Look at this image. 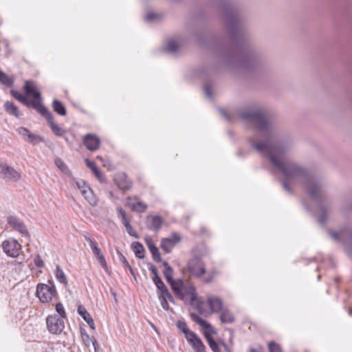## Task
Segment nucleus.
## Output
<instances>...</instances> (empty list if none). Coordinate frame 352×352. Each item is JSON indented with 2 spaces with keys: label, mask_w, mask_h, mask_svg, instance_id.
Listing matches in <instances>:
<instances>
[{
  "label": "nucleus",
  "mask_w": 352,
  "mask_h": 352,
  "mask_svg": "<svg viewBox=\"0 0 352 352\" xmlns=\"http://www.w3.org/2000/svg\"><path fill=\"white\" fill-rule=\"evenodd\" d=\"M219 111L230 122H234L239 116L251 125L253 135L248 138L250 144L258 153L267 157L270 164L282 174L283 178L280 183L285 191L291 192L292 184L302 182L313 198L327 195V185L322 179L314 175L307 167L287 157L289 143L280 138L263 109L250 105L240 110L227 111L220 109Z\"/></svg>",
  "instance_id": "nucleus-1"
},
{
  "label": "nucleus",
  "mask_w": 352,
  "mask_h": 352,
  "mask_svg": "<svg viewBox=\"0 0 352 352\" xmlns=\"http://www.w3.org/2000/svg\"><path fill=\"white\" fill-rule=\"evenodd\" d=\"M218 1L232 46L220 43L203 30L193 32V37L199 45L214 49L218 59L226 65L236 66L247 71L256 69L261 57L250 44L238 6L231 0Z\"/></svg>",
  "instance_id": "nucleus-2"
},
{
  "label": "nucleus",
  "mask_w": 352,
  "mask_h": 352,
  "mask_svg": "<svg viewBox=\"0 0 352 352\" xmlns=\"http://www.w3.org/2000/svg\"><path fill=\"white\" fill-rule=\"evenodd\" d=\"M326 199H303L302 205L314 216L317 217L318 222L324 226L327 220L328 206Z\"/></svg>",
  "instance_id": "nucleus-3"
},
{
  "label": "nucleus",
  "mask_w": 352,
  "mask_h": 352,
  "mask_svg": "<svg viewBox=\"0 0 352 352\" xmlns=\"http://www.w3.org/2000/svg\"><path fill=\"white\" fill-rule=\"evenodd\" d=\"M330 237L336 242L342 244L344 251L350 256H352V228L345 226L340 231H327Z\"/></svg>",
  "instance_id": "nucleus-4"
},
{
  "label": "nucleus",
  "mask_w": 352,
  "mask_h": 352,
  "mask_svg": "<svg viewBox=\"0 0 352 352\" xmlns=\"http://www.w3.org/2000/svg\"><path fill=\"white\" fill-rule=\"evenodd\" d=\"M50 285L38 283L36 286V294L40 301L47 303L52 300V298L57 296V292L54 284L49 281Z\"/></svg>",
  "instance_id": "nucleus-5"
},
{
  "label": "nucleus",
  "mask_w": 352,
  "mask_h": 352,
  "mask_svg": "<svg viewBox=\"0 0 352 352\" xmlns=\"http://www.w3.org/2000/svg\"><path fill=\"white\" fill-rule=\"evenodd\" d=\"M46 324L48 331L52 334H59L65 328V323L63 318H60L55 314L50 315L47 317Z\"/></svg>",
  "instance_id": "nucleus-6"
},
{
  "label": "nucleus",
  "mask_w": 352,
  "mask_h": 352,
  "mask_svg": "<svg viewBox=\"0 0 352 352\" xmlns=\"http://www.w3.org/2000/svg\"><path fill=\"white\" fill-rule=\"evenodd\" d=\"M188 270L193 276L201 277L206 273V267L203 261L199 257H194L188 262Z\"/></svg>",
  "instance_id": "nucleus-7"
},
{
  "label": "nucleus",
  "mask_w": 352,
  "mask_h": 352,
  "mask_svg": "<svg viewBox=\"0 0 352 352\" xmlns=\"http://www.w3.org/2000/svg\"><path fill=\"white\" fill-rule=\"evenodd\" d=\"M2 249L8 256L16 258L21 253V245L16 240L9 239L3 242Z\"/></svg>",
  "instance_id": "nucleus-8"
},
{
  "label": "nucleus",
  "mask_w": 352,
  "mask_h": 352,
  "mask_svg": "<svg viewBox=\"0 0 352 352\" xmlns=\"http://www.w3.org/2000/svg\"><path fill=\"white\" fill-rule=\"evenodd\" d=\"M0 177L8 181L17 182L21 174L12 166L0 162Z\"/></svg>",
  "instance_id": "nucleus-9"
},
{
  "label": "nucleus",
  "mask_w": 352,
  "mask_h": 352,
  "mask_svg": "<svg viewBox=\"0 0 352 352\" xmlns=\"http://www.w3.org/2000/svg\"><path fill=\"white\" fill-rule=\"evenodd\" d=\"M8 223L15 230L18 231L23 236L29 237V232L25 223L14 216L8 217Z\"/></svg>",
  "instance_id": "nucleus-10"
},
{
  "label": "nucleus",
  "mask_w": 352,
  "mask_h": 352,
  "mask_svg": "<svg viewBox=\"0 0 352 352\" xmlns=\"http://www.w3.org/2000/svg\"><path fill=\"white\" fill-rule=\"evenodd\" d=\"M184 43V39L180 36L170 38L165 44L164 49L168 54L177 53Z\"/></svg>",
  "instance_id": "nucleus-11"
},
{
  "label": "nucleus",
  "mask_w": 352,
  "mask_h": 352,
  "mask_svg": "<svg viewBox=\"0 0 352 352\" xmlns=\"http://www.w3.org/2000/svg\"><path fill=\"white\" fill-rule=\"evenodd\" d=\"M83 144L90 151L98 150L100 145V140L93 133H87L82 138Z\"/></svg>",
  "instance_id": "nucleus-12"
},
{
  "label": "nucleus",
  "mask_w": 352,
  "mask_h": 352,
  "mask_svg": "<svg viewBox=\"0 0 352 352\" xmlns=\"http://www.w3.org/2000/svg\"><path fill=\"white\" fill-rule=\"evenodd\" d=\"M18 132L23 138L25 141H27L33 145L38 144L43 141V138L41 137L31 133L30 130L25 127L19 128Z\"/></svg>",
  "instance_id": "nucleus-13"
},
{
  "label": "nucleus",
  "mask_w": 352,
  "mask_h": 352,
  "mask_svg": "<svg viewBox=\"0 0 352 352\" xmlns=\"http://www.w3.org/2000/svg\"><path fill=\"white\" fill-rule=\"evenodd\" d=\"M180 241V237L176 233L170 238H164L161 241V248L166 253H170L173 248Z\"/></svg>",
  "instance_id": "nucleus-14"
},
{
  "label": "nucleus",
  "mask_w": 352,
  "mask_h": 352,
  "mask_svg": "<svg viewBox=\"0 0 352 352\" xmlns=\"http://www.w3.org/2000/svg\"><path fill=\"white\" fill-rule=\"evenodd\" d=\"M163 223L160 216L149 215L146 218V227L148 230L157 232L161 229Z\"/></svg>",
  "instance_id": "nucleus-15"
},
{
  "label": "nucleus",
  "mask_w": 352,
  "mask_h": 352,
  "mask_svg": "<svg viewBox=\"0 0 352 352\" xmlns=\"http://www.w3.org/2000/svg\"><path fill=\"white\" fill-rule=\"evenodd\" d=\"M182 294L184 298H179L182 300L189 302L191 304L197 300L196 289L192 285L188 287L184 286Z\"/></svg>",
  "instance_id": "nucleus-16"
},
{
  "label": "nucleus",
  "mask_w": 352,
  "mask_h": 352,
  "mask_svg": "<svg viewBox=\"0 0 352 352\" xmlns=\"http://www.w3.org/2000/svg\"><path fill=\"white\" fill-rule=\"evenodd\" d=\"M30 107L36 109L42 116L45 117L47 122L54 118L52 113L39 101L31 102Z\"/></svg>",
  "instance_id": "nucleus-17"
},
{
  "label": "nucleus",
  "mask_w": 352,
  "mask_h": 352,
  "mask_svg": "<svg viewBox=\"0 0 352 352\" xmlns=\"http://www.w3.org/2000/svg\"><path fill=\"white\" fill-rule=\"evenodd\" d=\"M114 181L120 190H128L131 186V182L129 180L126 175L123 173L118 174L115 177Z\"/></svg>",
  "instance_id": "nucleus-18"
},
{
  "label": "nucleus",
  "mask_w": 352,
  "mask_h": 352,
  "mask_svg": "<svg viewBox=\"0 0 352 352\" xmlns=\"http://www.w3.org/2000/svg\"><path fill=\"white\" fill-rule=\"evenodd\" d=\"M190 336V338H189L187 341L191 344L195 352H206L205 345L196 333Z\"/></svg>",
  "instance_id": "nucleus-19"
},
{
  "label": "nucleus",
  "mask_w": 352,
  "mask_h": 352,
  "mask_svg": "<svg viewBox=\"0 0 352 352\" xmlns=\"http://www.w3.org/2000/svg\"><path fill=\"white\" fill-rule=\"evenodd\" d=\"M23 89L28 96H32L35 100H41V93L36 89L32 81H26L23 86Z\"/></svg>",
  "instance_id": "nucleus-20"
},
{
  "label": "nucleus",
  "mask_w": 352,
  "mask_h": 352,
  "mask_svg": "<svg viewBox=\"0 0 352 352\" xmlns=\"http://www.w3.org/2000/svg\"><path fill=\"white\" fill-rule=\"evenodd\" d=\"M207 302L212 312H219L223 308V302L219 297L210 296L208 297Z\"/></svg>",
  "instance_id": "nucleus-21"
},
{
  "label": "nucleus",
  "mask_w": 352,
  "mask_h": 352,
  "mask_svg": "<svg viewBox=\"0 0 352 352\" xmlns=\"http://www.w3.org/2000/svg\"><path fill=\"white\" fill-rule=\"evenodd\" d=\"M77 312L88 324L91 329H95L94 321L91 315L89 314V313L87 312V309L83 305H80L78 306Z\"/></svg>",
  "instance_id": "nucleus-22"
},
{
  "label": "nucleus",
  "mask_w": 352,
  "mask_h": 352,
  "mask_svg": "<svg viewBox=\"0 0 352 352\" xmlns=\"http://www.w3.org/2000/svg\"><path fill=\"white\" fill-rule=\"evenodd\" d=\"M170 285L175 295L178 298H184L182 291H184V283L182 279L174 280L170 282Z\"/></svg>",
  "instance_id": "nucleus-23"
},
{
  "label": "nucleus",
  "mask_w": 352,
  "mask_h": 352,
  "mask_svg": "<svg viewBox=\"0 0 352 352\" xmlns=\"http://www.w3.org/2000/svg\"><path fill=\"white\" fill-rule=\"evenodd\" d=\"M214 71L215 69L214 67H209L206 65H202L195 70V75L200 78H205Z\"/></svg>",
  "instance_id": "nucleus-24"
},
{
  "label": "nucleus",
  "mask_w": 352,
  "mask_h": 352,
  "mask_svg": "<svg viewBox=\"0 0 352 352\" xmlns=\"http://www.w3.org/2000/svg\"><path fill=\"white\" fill-rule=\"evenodd\" d=\"M6 111L16 118H20L21 114L19 111V108L12 102L7 101L4 104Z\"/></svg>",
  "instance_id": "nucleus-25"
},
{
  "label": "nucleus",
  "mask_w": 352,
  "mask_h": 352,
  "mask_svg": "<svg viewBox=\"0 0 352 352\" xmlns=\"http://www.w3.org/2000/svg\"><path fill=\"white\" fill-rule=\"evenodd\" d=\"M176 326L182 333H184L185 334V337H186V340H188L189 338H190V336H191V335L192 336L195 333L193 331H191L190 330H189L186 322L183 320H177L176 322Z\"/></svg>",
  "instance_id": "nucleus-26"
},
{
  "label": "nucleus",
  "mask_w": 352,
  "mask_h": 352,
  "mask_svg": "<svg viewBox=\"0 0 352 352\" xmlns=\"http://www.w3.org/2000/svg\"><path fill=\"white\" fill-rule=\"evenodd\" d=\"M53 110L59 116H64L67 114V110L63 104L58 100L54 99L52 102Z\"/></svg>",
  "instance_id": "nucleus-27"
},
{
  "label": "nucleus",
  "mask_w": 352,
  "mask_h": 352,
  "mask_svg": "<svg viewBox=\"0 0 352 352\" xmlns=\"http://www.w3.org/2000/svg\"><path fill=\"white\" fill-rule=\"evenodd\" d=\"M76 185L82 196L85 198H88L89 193H91L92 190L89 186H87L85 181L80 179L76 182Z\"/></svg>",
  "instance_id": "nucleus-28"
},
{
  "label": "nucleus",
  "mask_w": 352,
  "mask_h": 352,
  "mask_svg": "<svg viewBox=\"0 0 352 352\" xmlns=\"http://www.w3.org/2000/svg\"><path fill=\"white\" fill-rule=\"evenodd\" d=\"M163 265L164 267L163 274L166 281L168 282V283L173 282L174 279L173 268L169 265V264L166 261L163 262Z\"/></svg>",
  "instance_id": "nucleus-29"
},
{
  "label": "nucleus",
  "mask_w": 352,
  "mask_h": 352,
  "mask_svg": "<svg viewBox=\"0 0 352 352\" xmlns=\"http://www.w3.org/2000/svg\"><path fill=\"white\" fill-rule=\"evenodd\" d=\"M204 336L211 350L213 352H221L219 344L213 339L212 336L207 332L204 333Z\"/></svg>",
  "instance_id": "nucleus-30"
},
{
  "label": "nucleus",
  "mask_w": 352,
  "mask_h": 352,
  "mask_svg": "<svg viewBox=\"0 0 352 352\" xmlns=\"http://www.w3.org/2000/svg\"><path fill=\"white\" fill-rule=\"evenodd\" d=\"M135 256L139 258H144L145 250L142 243L140 242H133L131 245Z\"/></svg>",
  "instance_id": "nucleus-31"
},
{
  "label": "nucleus",
  "mask_w": 352,
  "mask_h": 352,
  "mask_svg": "<svg viewBox=\"0 0 352 352\" xmlns=\"http://www.w3.org/2000/svg\"><path fill=\"white\" fill-rule=\"evenodd\" d=\"M221 321L223 323L230 324L234 320V317L228 309H223L220 316Z\"/></svg>",
  "instance_id": "nucleus-32"
},
{
  "label": "nucleus",
  "mask_w": 352,
  "mask_h": 352,
  "mask_svg": "<svg viewBox=\"0 0 352 352\" xmlns=\"http://www.w3.org/2000/svg\"><path fill=\"white\" fill-rule=\"evenodd\" d=\"M11 95L17 100L21 102L22 104L27 107H30L31 102H30L25 96L21 94L20 92L16 90H12L10 91Z\"/></svg>",
  "instance_id": "nucleus-33"
},
{
  "label": "nucleus",
  "mask_w": 352,
  "mask_h": 352,
  "mask_svg": "<svg viewBox=\"0 0 352 352\" xmlns=\"http://www.w3.org/2000/svg\"><path fill=\"white\" fill-rule=\"evenodd\" d=\"M55 276L57 280L60 283H63L65 285L67 284L66 276L59 265H57L56 267Z\"/></svg>",
  "instance_id": "nucleus-34"
},
{
  "label": "nucleus",
  "mask_w": 352,
  "mask_h": 352,
  "mask_svg": "<svg viewBox=\"0 0 352 352\" xmlns=\"http://www.w3.org/2000/svg\"><path fill=\"white\" fill-rule=\"evenodd\" d=\"M129 206L133 211L137 212H143L147 208V205L142 201H138L134 204L129 203Z\"/></svg>",
  "instance_id": "nucleus-35"
},
{
  "label": "nucleus",
  "mask_w": 352,
  "mask_h": 352,
  "mask_svg": "<svg viewBox=\"0 0 352 352\" xmlns=\"http://www.w3.org/2000/svg\"><path fill=\"white\" fill-rule=\"evenodd\" d=\"M0 82L8 87H12L14 85L13 80L1 70H0Z\"/></svg>",
  "instance_id": "nucleus-36"
},
{
  "label": "nucleus",
  "mask_w": 352,
  "mask_h": 352,
  "mask_svg": "<svg viewBox=\"0 0 352 352\" xmlns=\"http://www.w3.org/2000/svg\"><path fill=\"white\" fill-rule=\"evenodd\" d=\"M53 133L57 136H62L64 133V130L58 126L54 121V118L47 122Z\"/></svg>",
  "instance_id": "nucleus-37"
},
{
  "label": "nucleus",
  "mask_w": 352,
  "mask_h": 352,
  "mask_svg": "<svg viewBox=\"0 0 352 352\" xmlns=\"http://www.w3.org/2000/svg\"><path fill=\"white\" fill-rule=\"evenodd\" d=\"M204 91L205 92L206 96L210 99L212 97V83L210 81H208L206 80L204 84Z\"/></svg>",
  "instance_id": "nucleus-38"
},
{
  "label": "nucleus",
  "mask_w": 352,
  "mask_h": 352,
  "mask_svg": "<svg viewBox=\"0 0 352 352\" xmlns=\"http://www.w3.org/2000/svg\"><path fill=\"white\" fill-rule=\"evenodd\" d=\"M86 165L93 171V173L95 174V175L98 178L100 179L101 173L94 162L89 160V159L85 160Z\"/></svg>",
  "instance_id": "nucleus-39"
},
{
  "label": "nucleus",
  "mask_w": 352,
  "mask_h": 352,
  "mask_svg": "<svg viewBox=\"0 0 352 352\" xmlns=\"http://www.w3.org/2000/svg\"><path fill=\"white\" fill-rule=\"evenodd\" d=\"M118 258H119V261H120V263H122L123 267L125 269H129L131 274L133 276H134L135 275L134 271H133V268L131 267V266L130 265V264L129 263V262L127 261V260L126 259L125 256L122 253L118 252Z\"/></svg>",
  "instance_id": "nucleus-40"
},
{
  "label": "nucleus",
  "mask_w": 352,
  "mask_h": 352,
  "mask_svg": "<svg viewBox=\"0 0 352 352\" xmlns=\"http://www.w3.org/2000/svg\"><path fill=\"white\" fill-rule=\"evenodd\" d=\"M149 251L151 252L152 257L155 262L160 263L162 261L160 252L156 246L150 249Z\"/></svg>",
  "instance_id": "nucleus-41"
},
{
  "label": "nucleus",
  "mask_w": 352,
  "mask_h": 352,
  "mask_svg": "<svg viewBox=\"0 0 352 352\" xmlns=\"http://www.w3.org/2000/svg\"><path fill=\"white\" fill-rule=\"evenodd\" d=\"M160 18H161L160 14L153 12H149L146 14V16L144 17V20L146 22H152V21L157 20Z\"/></svg>",
  "instance_id": "nucleus-42"
},
{
  "label": "nucleus",
  "mask_w": 352,
  "mask_h": 352,
  "mask_svg": "<svg viewBox=\"0 0 352 352\" xmlns=\"http://www.w3.org/2000/svg\"><path fill=\"white\" fill-rule=\"evenodd\" d=\"M56 311L60 315V318H67V314L61 302H58L55 306Z\"/></svg>",
  "instance_id": "nucleus-43"
},
{
  "label": "nucleus",
  "mask_w": 352,
  "mask_h": 352,
  "mask_svg": "<svg viewBox=\"0 0 352 352\" xmlns=\"http://www.w3.org/2000/svg\"><path fill=\"white\" fill-rule=\"evenodd\" d=\"M85 239L89 243L93 254L100 250V248L98 246V243L95 241L92 240L90 237L85 236Z\"/></svg>",
  "instance_id": "nucleus-44"
},
{
  "label": "nucleus",
  "mask_w": 352,
  "mask_h": 352,
  "mask_svg": "<svg viewBox=\"0 0 352 352\" xmlns=\"http://www.w3.org/2000/svg\"><path fill=\"white\" fill-rule=\"evenodd\" d=\"M270 352H282L280 345L272 341L268 344Z\"/></svg>",
  "instance_id": "nucleus-45"
},
{
  "label": "nucleus",
  "mask_w": 352,
  "mask_h": 352,
  "mask_svg": "<svg viewBox=\"0 0 352 352\" xmlns=\"http://www.w3.org/2000/svg\"><path fill=\"white\" fill-rule=\"evenodd\" d=\"M125 228H126V230L127 233L130 236H133L135 239H139L140 238L139 235L136 233V232H135L133 230V227H132V226L130 223H126V225H125Z\"/></svg>",
  "instance_id": "nucleus-46"
},
{
  "label": "nucleus",
  "mask_w": 352,
  "mask_h": 352,
  "mask_svg": "<svg viewBox=\"0 0 352 352\" xmlns=\"http://www.w3.org/2000/svg\"><path fill=\"white\" fill-rule=\"evenodd\" d=\"M34 265L39 268H41L44 266V262L43 261V260L41 259V258L39 255H37L34 258Z\"/></svg>",
  "instance_id": "nucleus-47"
},
{
  "label": "nucleus",
  "mask_w": 352,
  "mask_h": 352,
  "mask_svg": "<svg viewBox=\"0 0 352 352\" xmlns=\"http://www.w3.org/2000/svg\"><path fill=\"white\" fill-rule=\"evenodd\" d=\"M159 299H160L162 307L164 310H168L169 306H168V300L166 299V298H164L162 296H159Z\"/></svg>",
  "instance_id": "nucleus-48"
},
{
  "label": "nucleus",
  "mask_w": 352,
  "mask_h": 352,
  "mask_svg": "<svg viewBox=\"0 0 352 352\" xmlns=\"http://www.w3.org/2000/svg\"><path fill=\"white\" fill-rule=\"evenodd\" d=\"M145 243H146V245H147L148 250L152 249V248H154L155 246H156L154 244L152 238L149 236H146Z\"/></svg>",
  "instance_id": "nucleus-49"
},
{
  "label": "nucleus",
  "mask_w": 352,
  "mask_h": 352,
  "mask_svg": "<svg viewBox=\"0 0 352 352\" xmlns=\"http://www.w3.org/2000/svg\"><path fill=\"white\" fill-rule=\"evenodd\" d=\"M202 328L204 329H209L212 327V326L210 325V323H208L206 320H200V323L199 324Z\"/></svg>",
  "instance_id": "nucleus-50"
},
{
  "label": "nucleus",
  "mask_w": 352,
  "mask_h": 352,
  "mask_svg": "<svg viewBox=\"0 0 352 352\" xmlns=\"http://www.w3.org/2000/svg\"><path fill=\"white\" fill-rule=\"evenodd\" d=\"M148 270L152 273L153 276L158 275V272L157 267L152 263L148 264Z\"/></svg>",
  "instance_id": "nucleus-51"
},
{
  "label": "nucleus",
  "mask_w": 352,
  "mask_h": 352,
  "mask_svg": "<svg viewBox=\"0 0 352 352\" xmlns=\"http://www.w3.org/2000/svg\"><path fill=\"white\" fill-rule=\"evenodd\" d=\"M169 293L170 292H169L167 287L166 286L165 287H164L162 289H161L160 291L159 296H162L164 298H166V295H168Z\"/></svg>",
  "instance_id": "nucleus-52"
},
{
  "label": "nucleus",
  "mask_w": 352,
  "mask_h": 352,
  "mask_svg": "<svg viewBox=\"0 0 352 352\" xmlns=\"http://www.w3.org/2000/svg\"><path fill=\"white\" fill-rule=\"evenodd\" d=\"M190 316H191L192 320L197 324L200 323V320H203V318H201V317H199V316H197L195 314H191Z\"/></svg>",
  "instance_id": "nucleus-53"
},
{
  "label": "nucleus",
  "mask_w": 352,
  "mask_h": 352,
  "mask_svg": "<svg viewBox=\"0 0 352 352\" xmlns=\"http://www.w3.org/2000/svg\"><path fill=\"white\" fill-rule=\"evenodd\" d=\"M117 210L118 212L119 215L121 217V218L126 216V212L121 207H118Z\"/></svg>",
  "instance_id": "nucleus-54"
},
{
  "label": "nucleus",
  "mask_w": 352,
  "mask_h": 352,
  "mask_svg": "<svg viewBox=\"0 0 352 352\" xmlns=\"http://www.w3.org/2000/svg\"><path fill=\"white\" fill-rule=\"evenodd\" d=\"M155 285L159 292L161 289H162L164 287H166L165 284L164 283V282L162 280L159 282L158 283L155 284Z\"/></svg>",
  "instance_id": "nucleus-55"
},
{
  "label": "nucleus",
  "mask_w": 352,
  "mask_h": 352,
  "mask_svg": "<svg viewBox=\"0 0 352 352\" xmlns=\"http://www.w3.org/2000/svg\"><path fill=\"white\" fill-rule=\"evenodd\" d=\"M56 166L60 168V169H63V168L65 166V165L64 164V163L60 160V159H58L56 160Z\"/></svg>",
  "instance_id": "nucleus-56"
},
{
  "label": "nucleus",
  "mask_w": 352,
  "mask_h": 352,
  "mask_svg": "<svg viewBox=\"0 0 352 352\" xmlns=\"http://www.w3.org/2000/svg\"><path fill=\"white\" fill-rule=\"evenodd\" d=\"M152 280L154 283V284L158 283L159 282L162 281L161 278L159 276V275L153 276Z\"/></svg>",
  "instance_id": "nucleus-57"
},
{
  "label": "nucleus",
  "mask_w": 352,
  "mask_h": 352,
  "mask_svg": "<svg viewBox=\"0 0 352 352\" xmlns=\"http://www.w3.org/2000/svg\"><path fill=\"white\" fill-rule=\"evenodd\" d=\"M221 345L223 346V347L224 348L225 351L226 352H232V350L229 347V346L226 344L225 342H221Z\"/></svg>",
  "instance_id": "nucleus-58"
},
{
  "label": "nucleus",
  "mask_w": 352,
  "mask_h": 352,
  "mask_svg": "<svg viewBox=\"0 0 352 352\" xmlns=\"http://www.w3.org/2000/svg\"><path fill=\"white\" fill-rule=\"evenodd\" d=\"M98 261L99 263L100 264V265L106 262L104 255H100V257H99L98 258Z\"/></svg>",
  "instance_id": "nucleus-59"
},
{
  "label": "nucleus",
  "mask_w": 352,
  "mask_h": 352,
  "mask_svg": "<svg viewBox=\"0 0 352 352\" xmlns=\"http://www.w3.org/2000/svg\"><path fill=\"white\" fill-rule=\"evenodd\" d=\"M166 299L167 300H169L170 302L174 303V298H173V296H172V294L170 293H169L168 295H166Z\"/></svg>",
  "instance_id": "nucleus-60"
},
{
  "label": "nucleus",
  "mask_w": 352,
  "mask_h": 352,
  "mask_svg": "<svg viewBox=\"0 0 352 352\" xmlns=\"http://www.w3.org/2000/svg\"><path fill=\"white\" fill-rule=\"evenodd\" d=\"M101 267L104 270V271L107 272V273H109V268H108V266H107V262L104 263L103 264L101 265Z\"/></svg>",
  "instance_id": "nucleus-61"
},
{
  "label": "nucleus",
  "mask_w": 352,
  "mask_h": 352,
  "mask_svg": "<svg viewBox=\"0 0 352 352\" xmlns=\"http://www.w3.org/2000/svg\"><path fill=\"white\" fill-rule=\"evenodd\" d=\"M121 221L124 227H125V225H126V223H130L129 221L127 220L126 216L121 218Z\"/></svg>",
  "instance_id": "nucleus-62"
},
{
  "label": "nucleus",
  "mask_w": 352,
  "mask_h": 352,
  "mask_svg": "<svg viewBox=\"0 0 352 352\" xmlns=\"http://www.w3.org/2000/svg\"><path fill=\"white\" fill-rule=\"evenodd\" d=\"M89 203L90 205L94 206L97 205V199H89Z\"/></svg>",
  "instance_id": "nucleus-63"
},
{
  "label": "nucleus",
  "mask_w": 352,
  "mask_h": 352,
  "mask_svg": "<svg viewBox=\"0 0 352 352\" xmlns=\"http://www.w3.org/2000/svg\"><path fill=\"white\" fill-rule=\"evenodd\" d=\"M94 256L97 258V259L100 257V255H103V254L102 253V251L101 250H100L99 251L95 252L94 254Z\"/></svg>",
  "instance_id": "nucleus-64"
}]
</instances>
